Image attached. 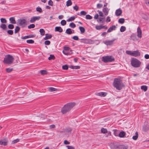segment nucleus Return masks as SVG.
<instances>
[{
	"mask_svg": "<svg viewBox=\"0 0 149 149\" xmlns=\"http://www.w3.org/2000/svg\"><path fill=\"white\" fill-rule=\"evenodd\" d=\"M76 104L74 102H69L65 105L61 109V112L63 114H65L70 111Z\"/></svg>",
	"mask_w": 149,
	"mask_h": 149,
	"instance_id": "obj_1",
	"label": "nucleus"
},
{
	"mask_svg": "<svg viewBox=\"0 0 149 149\" xmlns=\"http://www.w3.org/2000/svg\"><path fill=\"white\" fill-rule=\"evenodd\" d=\"M113 85L117 90H121L125 86L122 81L119 78H115L114 79Z\"/></svg>",
	"mask_w": 149,
	"mask_h": 149,
	"instance_id": "obj_2",
	"label": "nucleus"
},
{
	"mask_svg": "<svg viewBox=\"0 0 149 149\" xmlns=\"http://www.w3.org/2000/svg\"><path fill=\"white\" fill-rule=\"evenodd\" d=\"M14 58L13 57L10 55H7L4 58L3 62L5 63L8 64H12L14 61Z\"/></svg>",
	"mask_w": 149,
	"mask_h": 149,
	"instance_id": "obj_3",
	"label": "nucleus"
},
{
	"mask_svg": "<svg viewBox=\"0 0 149 149\" xmlns=\"http://www.w3.org/2000/svg\"><path fill=\"white\" fill-rule=\"evenodd\" d=\"M131 64L133 67H139L141 64V62L135 58H133L131 60Z\"/></svg>",
	"mask_w": 149,
	"mask_h": 149,
	"instance_id": "obj_4",
	"label": "nucleus"
},
{
	"mask_svg": "<svg viewBox=\"0 0 149 149\" xmlns=\"http://www.w3.org/2000/svg\"><path fill=\"white\" fill-rule=\"evenodd\" d=\"M114 59L111 56H104L102 58V60L104 63L111 62L114 61Z\"/></svg>",
	"mask_w": 149,
	"mask_h": 149,
	"instance_id": "obj_5",
	"label": "nucleus"
},
{
	"mask_svg": "<svg viewBox=\"0 0 149 149\" xmlns=\"http://www.w3.org/2000/svg\"><path fill=\"white\" fill-rule=\"evenodd\" d=\"M18 22L19 25L22 27H24L27 25L26 20L24 19H18Z\"/></svg>",
	"mask_w": 149,
	"mask_h": 149,
	"instance_id": "obj_6",
	"label": "nucleus"
},
{
	"mask_svg": "<svg viewBox=\"0 0 149 149\" xmlns=\"http://www.w3.org/2000/svg\"><path fill=\"white\" fill-rule=\"evenodd\" d=\"M116 39H113L111 40H107L104 42V43L107 45H111L113 44V42Z\"/></svg>",
	"mask_w": 149,
	"mask_h": 149,
	"instance_id": "obj_7",
	"label": "nucleus"
},
{
	"mask_svg": "<svg viewBox=\"0 0 149 149\" xmlns=\"http://www.w3.org/2000/svg\"><path fill=\"white\" fill-rule=\"evenodd\" d=\"M40 18V17L39 16H34L32 17L30 21L31 23H33L36 20H39Z\"/></svg>",
	"mask_w": 149,
	"mask_h": 149,
	"instance_id": "obj_8",
	"label": "nucleus"
},
{
	"mask_svg": "<svg viewBox=\"0 0 149 149\" xmlns=\"http://www.w3.org/2000/svg\"><path fill=\"white\" fill-rule=\"evenodd\" d=\"M7 140L5 139H1L0 141V144L1 145L6 146L8 144Z\"/></svg>",
	"mask_w": 149,
	"mask_h": 149,
	"instance_id": "obj_9",
	"label": "nucleus"
},
{
	"mask_svg": "<svg viewBox=\"0 0 149 149\" xmlns=\"http://www.w3.org/2000/svg\"><path fill=\"white\" fill-rule=\"evenodd\" d=\"M140 53L138 50L132 51V56L135 57L139 56L140 55Z\"/></svg>",
	"mask_w": 149,
	"mask_h": 149,
	"instance_id": "obj_10",
	"label": "nucleus"
},
{
	"mask_svg": "<svg viewBox=\"0 0 149 149\" xmlns=\"http://www.w3.org/2000/svg\"><path fill=\"white\" fill-rule=\"evenodd\" d=\"M137 36L139 38H141L142 37V31L140 27H139L137 29Z\"/></svg>",
	"mask_w": 149,
	"mask_h": 149,
	"instance_id": "obj_11",
	"label": "nucleus"
},
{
	"mask_svg": "<svg viewBox=\"0 0 149 149\" xmlns=\"http://www.w3.org/2000/svg\"><path fill=\"white\" fill-rule=\"evenodd\" d=\"M81 42L86 44L90 43L91 41V40L90 39L84 38L81 39Z\"/></svg>",
	"mask_w": 149,
	"mask_h": 149,
	"instance_id": "obj_12",
	"label": "nucleus"
},
{
	"mask_svg": "<svg viewBox=\"0 0 149 149\" xmlns=\"http://www.w3.org/2000/svg\"><path fill=\"white\" fill-rule=\"evenodd\" d=\"M142 130L144 132H148L149 130V126L148 125H144L143 126Z\"/></svg>",
	"mask_w": 149,
	"mask_h": 149,
	"instance_id": "obj_13",
	"label": "nucleus"
},
{
	"mask_svg": "<svg viewBox=\"0 0 149 149\" xmlns=\"http://www.w3.org/2000/svg\"><path fill=\"white\" fill-rule=\"evenodd\" d=\"M116 27L115 25H112L108 29L107 31V32H110L112 31L115 30L116 29Z\"/></svg>",
	"mask_w": 149,
	"mask_h": 149,
	"instance_id": "obj_14",
	"label": "nucleus"
},
{
	"mask_svg": "<svg viewBox=\"0 0 149 149\" xmlns=\"http://www.w3.org/2000/svg\"><path fill=\"white\" fill-rule=\"evenodd\" d=\"M107 94V93L103 92H100L96 93V95L101 97H104Z\"/></svg>",
	"mask_w": 149,
	"mask_h": 149,
	"instance_id": "obj_15",
	"label": "nucleus"
},
{
	"mask_svg": "<svg viewBox=\"0 0 149 149\" xmlns=\"http://www.w3.org/2000/svg\"><path fill=\"white\" fill-rule=\"evenodd\" d=\"M122 13V10L120 8L116 10L115 12L116 15L118 16L120 15Z\"/></svg>",
	"mask_w": 149,
	"mask_h": 149,
	"instance_id": "obj_16",
	"label": "nucleus"
},
{
	"mask_svg": "<svg viewBox=\"0 0 149 149\" xmlns=\"http://www.w3.org/2000/svg\"><path fill=\"white\" fill-rule=\"evenodd\" d=\"M109 10V9L107 7L104 8L102 9V11L105 15L108 14Z\"/></svg>",
	"mask_w": 149,
	"mask_h": 149,
	"instance_id": "obj_17",
	"label": "nucleus"
},
{
	"mask_svg": "<svg viewBox=\"0 0 149 149\" xmlns=\"http://www.w3.org/2000/svg\"><path fill=\"white\" fill-rule=\"evenodd\" d=\"M128 148V146L121 145L119 146V149H127Z\"/></svg>",
	"mask_w": 149,
	"mask_h": 149,
	"instance_id": "obj_18",
	"label": "nucleus"
},
{
	"mask_svg": "<svg viewBox=\"0 0 149 149\" xmlns=\"http://www.w3.org/2000/svg\"><path fill=\"white\" fill-rule=\"evenodd\" d=\"M52 37V36L51 34L47 33L45 34V37L44 38V39L45 40H47L51 38Z\"/></svg>",
	"mask_w": 149,
	"mask_h": 149,
	"instance_id": "obj_19",
	"label": "nucleus"
},
{
	"mask_svg": "<svg viewBox=\"0 0 149 149\" xmlns=\"http://www.w3.org/2000/svg\"><path fill=\"white\" fill-rule=\"evenodd\" d=\"M63 29L60 26H57L55 28V31H58L61 33L63 31Z\"/></svg>",
	"mask_w": 149,
	"mask_h": 149,
	"instance_id": "obj_20",
	"label": "nucleus"
},
{
	"mask_svg": "<svg viewBox=\"0 0 149 149\" xmlns=\"http://www.w3.org/2000/svg\"><path fill=\"white\" fill-rule=\"evenodd\" d=\"M35 36V35H29L28 36H25L24 37H21L22 39H25L27 38H33Z\"/></svg>",
	"mask_w": 149,
	"mask_h": 149,
	"instance_id": "obj_21",
	"label": "nucleus"
},
{
	"mask_svg": "<svg viewBox=\"0 0 149 149\" xmlns=\"http://www.w3.org/2000/svg\"><path fill=\"white\" fill-rule=\"evenodd\" d=\"M9 20L11 23L12 24H15L16 21L15 20V18L14 17H11L9 18Z\"/></svg>",
	"mask_w": 149,
	"mask_h": 149,
	"instance_id": "obj_22",
	"label": "nucleus"
},
{
	"mask_svg": "<svg viewBox=\"0 0 149 149\" xmlns=\"http://www.w3.org/2000/svg\"><path fill=\"white\" fill-rule=\"evenodd\" d=\"M125 134V133L124 132L122 131L120 132L118 135L120 137L123 138L124 137Z\"/></svg>",
	"mask_w": 149,
	"mask_h": 149,
	"instance_id": "obj_23",
	"label": "nucleus"
},
{
	"mask_svg": "<svg viewBox=\"0 0 149 149\" xmlns=\"http://www.w3.org/2000/svg\"><path fill=\"white\" fill-rule=\"evenodd\" d=\"M79 29L81 32V34L84 33L85 31V28L82 26H79Z\"/></svg>",
	"mask_w": 149,
	"mask_h": 149,
	"instance_id": "obj_24",
	"label": "nucleus"
},
{
	"mask_svg": "<svg viewBox=\"0 0 149 149\" xmlns=\"http://www.w3.org/2000/svg\"><path fill=\"white\" fill-rule=\"evenodd\" d=\"M138 137V134L137 132H135V135L134 136L132 137L133 140H136L137 139Z\"/></svg>",
	"mask_w": 149,
	"mask_h": 149,
	"instance_id": "obj_25",
	"label": "nucleus"
},
{
	"mask_svg": "<svg viewBox=\"0 0 149 149\" xmlns=\"http://www.w3.org/2000/svg\"><path fill=\"white\" fill-rule=\"evenodd\" d=\"M48 89L49 91L50 92H53L57 90V88L52 87H49V88Z\"/></svg>",
	"mask_w": 149,
	"mask_h": 149,
	"instance_id": "obj_26",
	"label": "nucleus"
},
{
	"mask_svg": "<svg viewBox=\"0 0 149 149\" xmlns=\"http://www.w3.org/2000/svg\"><path fill=\"white\" fill-rule=\"evenodd\" d=\"M65 130L66 132L71 134L72 131V129L70 128H68L65 129Z\"/></svg>",
	"mask_w": 149,
	"mask_h": 149,
	"instance_id": "obj_27",
	"label": "nucleus"
},
{
	"mask_svg": "<svg viewBox=\"0 0 149 149\" xmlns=\"http://www.w3.org/2000/svg\"><path fill=\"white\" fill-rule=\"evenodd\" d=\"M72 3L71 0H68L66 2V6L67 7L70 6L72 5Z\"/></svg>",
	"mask_w": 149,
	"mask_h": 149,
	"instance_id": "obj_28",
	"label": "nucleus"
},
{
	"mask_svg": "<svg viewBox=\"0 0 149 149\" xmlns=\"http://www.w3.org/2000/svg\"><path fill=\"white\" fill-rule=\"evenodd\" d=\"M101 131V132L104 134H105L108 132V131L107 129L104 128H102Z\"/></svg>",
	"mask_w": 149,
	"mask_h": 149,
	"instance_id": "obj_29",
	"label": "nucleus"
},
{
	"mask_svg": "<svg viewBox=\"0 0 149 149\" xmlns=\"http://www.w3.org/2000/svg\"><path fill=\"white\" fill-rule=\"evenodd\" d=\"M40 34L42 36H44L45 34V31L43 29H40L39 30Z\"/></svg>",
	"mask_w": 149,
	"mask_h": 149,
	"instance_id": "obj_30",
	"label": "nucleus"
},
{
	"mask_svg": "<svg viewBox=\"0 0 149 149\" xmlns=\"http://www.w3.org/2000/svg\"><path fill=\"white\" fill-rule=\"evenodd\" d=\"M141 88L142 90H143L144 91H146L147 90L148 87L147 86L143 85L141 86Z\"/></svg>",
	"mask_w": 149,
	"mask_h": 149,
	"instance_id": "obj_31",
	"label": "nucleus"
},
{
	"mask_svg": "<svg viewBox=\"0 0 149 149\" xmlns=\"http://www.w3.org/2000/svg\"><path fill=\"white\" fill-rule=\"evenodd\" d=\"M70 52H71V53H70V52H69L68 51H64V50H63V54H64L65 55H70V54H72V52L71 51H70Z\"/></svg>",
	"mask_w": 149,
	"mask_h": 149,
	"instance_id": "obj_32",
	"label": "nucleus"
},
{
	"mask_svg": "<svg viewBox=\"0 0 149 149\" xmlns=\"http://www.w3.org/2000/svg\"><path fill=\"white\" fill-rule=\"evenodd\" d=\"M65 32L68 34H70L72 33V31L70 29L68 28L66 29Z\"/></svg>",
	"mask_w": 149,
	"mask_h": 149,
	"instance_id": "obj_33",
	"label": "nucleus"
},
{
	"mask_svg": "<svg viewBox=\"0 0 149 149\" xmlns=\"http://www.w3.org/2000/svg\"><path fill=\"white\" fill-rule=\"evenodd\" d=\"M20 30V28L18 26H16L15 27V33H18Z\"/></svg>",
	"mask_w": 149,
	"mask_h": 149,
	"instance_id": "obj_34",
	"label": "nucleus"
},
{
	"mask_svg": "<svg viewBox=\"0 0 149 149\" xmlns=\"http://www.w3.org/2000/svg\"><path fill=\"white\" fill-rule=\"evenodd\" d=\"M105 19V17H104V18H102L100 17L97 20V21L99 22H103L104 21V19Z\"/></svg>",
	"mask_w": 149,
	"mask_h": 149,
	"instance_id": "obj_35",
	"label": "nucleus"
},
{
	"mask_svg": "<svg viewBox=\"0 0 149 149\" xmlns=\"http://www.w3.org/2000/svg\"><path fill=\"white\" fill-rule=\"evenodd\" d=\"M95 28L97 30H100L102 29V25H97L95 26Z\"/></svg>",
	"mask_w": 149,
	"mask_h": 149,
	"instance_id": "obj_36",
	"label": "nucleus"
},
{
	"mask_svg": "<svg viewBox=\"0 0 149 149\" xmlns=\"http://www.w3.org/2000/svg\"><path fill=\"white\" fill-rule=\"evenodd\" d=\"M126 29V27L125 26H122L120 29V31L121 32H123L125 31Z\"/></svg>",
	"mask_w": 149,
	"mask_h": 149,
	"instance_id": "obj_37",
	"label": "nucleus"
},
{
	"mask_svg": "<svg viewBox=\"0 0 149 149\" xmlns=\"http://www.w3.org/2000/svg\"><path fill=\"white\" fill-rule=\"evenodd\" d=\"M0 28H2L3 29L5 30L6 28V25L4 24H1L0 25Z\"/></svg>",
	"mask_w": 149,
	"mask_h": 149,
	"instance_id": "obj_38",
	"label": "nucleus"
},
{
	"mask_svg": "<svg viewBox=\"0 0 149 149\" xmlns=\"http://www.w3.org/2000/svg\"><path fill=\"white\" fill-rule=\"evenodd\" d=\"M26 42L28 43L33 44L34 43V41L32 39L28 40H26Z\"/></svg>",
	"mask_w": 149,
	"mask_h": 149,
	"instance_id": "obj_39",
	"label": "nucleus"
},
{
	"mask_svg": "<svg viewBox=\"0 0 149 149\" xmlns=\"http://www.w3.org/2000/svg\"><path fill=\"white\" fill-rule=\"evenodd\" d=\"M118 22L122 24L124 22L125 19L124 18H120L118 20Z\"/></svg>",
	"mask_w": 149,
	"mask_h": 149,
	"instance_id": "obj_40",
	"label": "nucleus"
},
{
	"mask_svg": "<svg viewBox=\"0 0 149 149\" xmlns=\"http://www.w3.org/2000/svg\"><path fill=\"white\" fill-rule=\"evenodd\" d=\"M55 58V57L54 55L51 54L50 55V56L48 58V59L49 60H50L52 59H54Z\"/></svg>",
	"mask_w": 149,
	"mask_h": 149,
	"instance_id": "obj_41",
	"label": "nucleus"
},
{
	"mask_svg": "<svg viewBox=\"0 0 149 149\" xmlns=\"http://www.w3.org/2000/svg\"><path fill=\"white\" fill-rule=\"evenodd\" d=\"M41 74L42 75L45 74H47V71L45 70H41L40 71Z\"/></svg>",
	"mask_w": 149,
	"mask_h": 149,
	"instance_id": "obj_42",
	"label": "nucleus"
},
{
	"mask_svg": "<svg viewBox=\"0 0 149 149\" xmlns=\"http://www.w3.org/2000/svg\"><path fill=\"white\" fill-rule=\"evenodd\" d=\"M119 146L114 145L112 146V149H119Z\"/></svg>",
	"mask_w": 149,
	"mask_h": 149,
	"instance_id": "obj_43",
	"label": "nucleus"
},
{
	"mask_svg": "<svg viewBox=\"0 0 149 149\" xmlns=\"http://www.w3.org/2000/svg\"><path fill=\"white\" fill-rule=\"evenodd\" d=\"M62 69L64 70H67L68 68V67L67 65H65L62 66Z\"/></svg>",
	"mask_w": 149,
	"mask_h": 149,
	"instance_id": "obj_44",
	"label": "nucleus"
},
{
	"mask_svg": "<svg viewBox=\"0 0 149 149\" xmlns=\"http://www.w3.org/2000/svg\"><path fill=\"white\" fill-rule=\"evenodd\" d=\"M69 26L72 28H74L76 27V25L73 22L70 23V24Z\"/></svg>",
	"mask_w": 149,
	"mask_h": 149,
	"instance_id": "obj_45",
	"label": "nucleus"
},
{
	"mask_svg": "<svg viewBox=\"0 0 149 149\" xmlns=\"http://www.w3.org/2000/svg\"><path fill=\"white\" fill-rule=\"evenodd\" d=\"M0 20L2 23H6L7 22V20L5 18H1Z\"/></svg>",
	"mask_w": 149,
	"mask_h": 149,
	"instance_id": "obj_46",
	"label": "nucleus"
},
{
	"mask_svg": "<svg viewBox=\"0 0 149 149\" xmlns=\"http://www.w3.org/2000/svg\"><path fill=\"white\" fill-rule=\"evenodd\" d=\"M75 19V17L74 16H72L70 17L67 20L68 22L73 21Z\"/></svg>",
	"mask_w": 149,
	"mask_h": 149,
	"instance_id": "obj_47",
	"label": "nucleus"
},
{
	"mask_svg": "<svg viewBox=\"0 0 149 149\" xmlns=\"http://www.w3.org/2000/svg\"><path fill=\"white\" fill-rule=\"evenodd\" d=\"M86 18L87 19H91L92 18V17L89 15H86Z\"/></svg>",
	"mask_w": 149,
	"mask_h": 149,
	"instance_id": "obj_48",
	"label": "nucleus"
},
{
	"mask_svg": "<svg viewBox=\"0 0 149 149\" xmlns=\"http://www.w3.org/2000/svg\"><path fill=\"white\" fill-rule=\"evenodd\" d=\"M35 27V25L34 24H30L28 26V28L29 29H31L32 28H33Z\"/></svg>",
	"mask_w": 149,
	"mask_h": 149,
	"instance_id": "obj_49",
	"label": "nucleus"
},
{
	"mask_svg": "<svg viewBox=\"0 0 149 149\" xmlns=\"http://www.w3.org/2000/svg\"><path fill=\"white\" fill-rule=\"evenodd\" d=\"M13 68H8L6 69V72L7 73H9L13 70Z\"/></svg>",
	"mask_w": 149,
	"mask_h": 149,
	"instance_id": "obj_50",
	"label": "nucleus"
},
{
	"mask_svg": "<svg viewBox=\"0 0 149 149\" xmlns=\"http://www.w3.org/2000/svg\"><path fill=\"white\" fill-rule=\"evenodd\" d=\"M8 28L10 29H13L14 28V26L12 24H9L8 26Z\"/></svg>",
	"mask_w": 149,
	"mask_h": 149,
	"instance_id": "obj_51",
	"label": "nucleus"
},
{
	"mask_svg": "<svg viewBox=\"0 0 149 149\" xmlns=\"http://www.w3.org/2000/svg\"><path fill=\"white\" fill-rule=\"evenodd\" d=\"M7 33L10 35H12L13 34V31L11 30H8L7 31Z\"/></svg>",
	"mask_w": 149,
	"mask_h": 149,
	"instance_id": "obj_52",
	"label": "nucleus"
},
{
	"mask_svg": "<svg viewBox=\"0 0 149 149\" xmlns=\"http://www.w3.org/2000/svg\"><path fill=\"white\" fill-rule=\"evenodd\" d=\"M19 141V139H16L12 141V144H15V143Z\"/></svg>",
	"mask_w": 149,
	"mask_h": 149,
	"instance_id": "obj_53",
	"label": "nucleus"
},
{
	"mask_svg": "<svg viewBox=\"0 0 149 149\" xmlns=\"http://www.w3.org/2000/svg\"><path fill=\"white\" fill-rule=\"evenodd\" d=\"M66 24V21L64 20H63L61 22V24L62 25L64 26Z\"/></svg>",
	"mask_w": 149,
	"mask_h": 149,
	"instance_id": "obj_54",
	"label": "nucleus"
},
{
	"mask_svg": "<svg viewBox=\"0 0 149 149\" xmlns=\"http://www.w3.org/2000/svg\"><path fill=\"white\" fill-rule=\"evenodd\" d=\"M126 52L127 54L132 56V51L127 50L126 51Z\"/></svg>",
	"mask_w": 149,
	"mask_h": 149,
	"instance_id": "obj_55",
	"label": "nucleus"
},
{
	"mask_svg": "<svg viewBox=\"0 0 149 149\" xmlns=\"http://www.w3.org/2000/svg\"><path fill=\"white\" fill-rule=\"evenodd\" d=\"M73 8L76 11H77L79 9V7L77 5H75V6L73 7Z\"/></svg>",
	"mask_w": 149,
	"mask_h": 149,
	"instance_id": "obj_56",
	"label": "nucleus"
},
{
	"mask_svg": "<svg viewBox=\"0 0 149 149\" xmlns=\"http://www.w3.org/2000/svg\"><path fill=\"white\" fill-rule=\"evenodd\" d=\"M86 14H87L86 12L84 11H81V12H80V15H85Z\"/></svg>",
	"mask_w": 149,
	"mask_h": 149,
	"instance_id": "obj_57",
	"label": "nucleus"
},
{
	"mask_svg": "<svg viewBox=\"0 0 149 149\" xmlns=\"http://www.w3.org/2000/svg\"><path fill=\"white\" fill-rule=\"evenodd\" d=\"M36 10L37 11H38L40 13H41L42 12L41 8L40 7H37Z\"/></svg>",
	"mask_w": 149,
	"mask_h": 149,
	"instance_id": "obj_58",
	"label": "nucleus"
},
{
	"mask_svg": "<svg viewBox=\"0 0 149 149\" xmlns=\"http://www.w3.org/2000/svg\"><path fill=\"white\" fill-rule=\"evenodd\" d=\"M48 4L49 5L52 6H53V2L51 0H49V1Z\"/></svg>",
	"mask_w": 149,
	"mask_h": 149,
	"instance_id": "obj_59",
	"label": "nucleus"
},
{
	"mask_svg": "<svg viewBox=\"0 0 149 149\" xmlns=\"http://www.w3.org/2000/svg\"><path fill=\"white\" fill-rule=\"evenodd\" d=\"M50 44V42L49 40H46L45 42V45H49Z\"/></svg>",
	"mask_w": 149,
	"mask_h": 149,
	"instance_id": "obj_60",
	"label": "nucleus"
},
{
	"mask_svg": "<svg viewBox=\"0 0 149 149\" xmlns=\"http://www.w3.org/2000/svg\"><path fill=\"white\" fill-rule=\"evenodd\" d=\"M103 5L100 4H97V7L98 8H100L102 7Z\"/></svg>",
	"mask_w": 149,
	"mask_h": 149,
	"instance_id": "obj_61",
	"label": "nucleus"
},
{
	"mask_svg": "<svg viewBox=\"0 0 149 149\" xmlns=\"http://www.w3.org/2000/svg\"><path fill=\"white\" fill-rule=\"evenodd\" d=\"M72 38L75 40H78L79 39L78 37L77 36H74L72 37Z\"/></svg>",
	"mask_w": 149,
	"mask_h": 149,
	"instance_id": "obj_62",
	"label": "nucleus"
},
{
	"mask_svg": "<svg viewBox=\"0 0 149 149\" xmlns=\"http://www.w3.org/2000/svg\"><path fill=\"white\" fill-rule=\"evenodd\" d=\"M70 49L69 47H64V51H69V49Z\"/></svg>",
	"mask_w": 149,
	"mask_h": 149,
	"instance_id": "obj_63",
	"label": "nucleus"
},
{
	"mask_svg": "<svg viewBox=\"0 0 149 149\" xmlns=\"http://www.w3.org/2000/svg\"><path fill=\"white\" fill-rule=\"evenodd\" d=\"M67 147L68 148V149H74V148L72 146H67Z\"/></svg>",
	"mask_w": 149,
	"mask_h": 149,
	"instance_id": "obj_64",
	"label": "nucleus"
}]
</instances>
